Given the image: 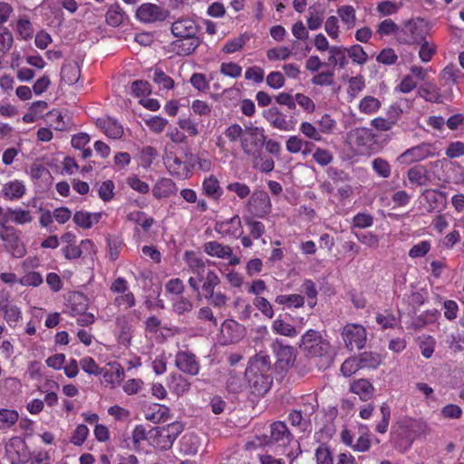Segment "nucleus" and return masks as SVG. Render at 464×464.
I'll return each instance as SVG.
<instances>
[{"instance_id": "nucleus-1", "label": "nucleus", "mask_w": 464, "mask_h": 464, "mask_svg": "<svg viewBox=\"0 0 464 464\" xmlns=\"http://www.w3.org/2000/svg\"><path fill=\"white\" fill-rule=\"evenodd\" d=\"M183 259L188 266V272L191 274L188 283L189 287L198 294L216 288L220 284V279L209 264V261L199 256L191 250H186Z\"/></svg>"}, {"instance_id": "nucleus-2", "label": "nucleus", "mask_w": 464, "mask_h": 464, "mask_svg": "<svg viewBox=\"0 0 464 464\" xmlns=\"http://www.w3.org/2000/svg\"><path fill=\"white\" fill-rule=\"evenodd\" d=\"M245 375L252 394L265 395L273 383L271 360L269 355L260 353L248 362Z\"/></svg>"}, {"instance_id": "nucleus-3", "label": "nucleus", "mask_w": 464, "mask_h": 464, "mask_svg": "<svg viewBox=\"0 0 464 464\" xmlns=\"http://www.w3.org/2000/svg\"><path fill=\"white\" fill-rule=\"evenodd\" d=\"M299 348L304 357L329 362L332 355V345L324 338L320 332L308 329L300 338Z\"/></svg>"}, {"instance_id": "nucleus-4", "label": "nucleus", "mask_w": 464, "mask_h": 464, "mask_svg": "<svg viewBox=\"0 0 464 464\" xmlns=\"http://www.w3.org/2000/svg\"><path fill=\"white\" fill-rule=\"evenodd\" d=\"M265 130L254 125L246 126L240 140L241 148L245 154L250 157H259L265 143Z\"/></svg>"}, {"instance_id": "nucleus-5", "label": "nucleus", "mask_w": 464, "mask_h": 464, "mask_svg": "<svg viewBox=\"0 0 464 464\" xmlns=\"http://www.w3.org/2000/svg\"><path fill=\"white\" fill-rule=\"evenodd\" d=\"M271 349L276 357L275 365L277 370L286 372L294 366L296 360V352L292 345L276 338L271 343Z\"/></svg>"}, {"instance_id": "nucleus-6", "label": "nucleus", "mask_w": 464, "mask_h": 464, "mask_svg": "<svg viewBox=\"0 0 464 464\" xmlns=\"http://www.w3.org/2000/svg\"><path fill=\"white\" fill-rule=\"evenodd\" d=\"M272 209L269 195L265 190H255L246 204V214L257 218H265Z\"/></svg>"}, {"instance_id": "nucleus-7", "label": "nucleus", "mask_w": 464, "mask_h": 464, "mask_svg": "<svg viewBox=\"0 0 464 464\" xmlns=\"http://www.w3.org/2000/svg\"><path fill=\"white\" fill-rule=\"evenodd\" d=\"M0 239L4 242L5 250L16 258L23 257L25 253V247L17 235L16 229L5 225V222H0Z\"/></svg>"}, {"instance_id": "nucleus-8", "label": "nucleus", "mask_w": 464, "mask_h": 464, "mask_svg": "<svg viewBox=\"0 0 464 464\" xmlns=\"http://www.w3.org/2000/svg\"><path fill=\"white\" fill-rule=\"evenodd\" d=\"M111 292L118 294L113 304L119 309H129L136 304L134 294L130 291L129 283L124 277H117L110 286Z\"/></svg>"}, {"instance_id": "nucleus-9", "label": "nucleus", "mask_w": 464, "mask_h": 464, "mask_svg": "<svg viewBox=\"0 0 464 464\" xmlns=\"http://www.w3.org/2000/svg\"><path fill=\"white\" fill-rule=\"evenodd\" d=\"M434 156L435 151L433 145L429 142H421L416 146L407 149L397 157L396 160L401 165H411Z\"/></svg>"}, {"instance_id": "nucleus-10", "label": "nucleus", "mask_w": 464, "mask_h": 464, "mask_svg": "<svg viewBox=\"0 0 464 464\" xmlns=\"http://www.w3.org/2000/svg\"><path fill=\"white\" fill-rule=\"evenodd\" d=\"M184 348L185 349H180L176 353L175 366L187 375L197 376L201 368L200 361L197 355L188 348V345H185Z\"/></svg>"}, {"instance_id": "nucleus-11", "label": "nucleus", "mask_w": 464, "mask_h": 464, "mask_svg": "<svg viewBox=\"0 0 464 464\" xmlns=\"http://www.w3.org/2000/svg\"><path fill=\"white\" fill-rule=\"evenodd\" d=\"M342 337L348 350H360L366 343V330L361 324H348L343 328Z\"/></svg>"}, {"instance_id": "nucleus-12", "label": "nucleus", "mask_w": 464, "mask_h": 464, "mask_svg": "<svg viewBox=\"0 0 464 464\" xmlns=\"http://www.w3.org/2000/svg\"><path fill=\"white\" fill-rule=\"evenodd\" d=\"M263 117L270 123V125L283 131H291L295 129L297 120L291 116L289 120L286 115L279 111L277 107H271L263 111Z\"/></svg>"}, {"instance_id": "nucleus-13", "label": "nucleus", "mask_w": 464, "mask_h": 464, "mask_svg": "<svg viewBox=\"0 0 464 464\" xmlns=\"http://www.w3.org/2000/svg\"><path fill=\"white\" fill-rule=\"evenodd\" d=\"M294 440V435L290 432L287 425L284 421H274L270 425V435L267 438L266 444L285 449Z\"/></svg>"}, {"instance_id": "nucleus-14", "label": "nucleus", "mask_w": 464, "mask_h": 464, "mask_svg": "<svg viewBox=\"0 0 464 464\" xmlns=\"http://www.w3.org/2000/svg\"><path fill=\"white\" fill-rule=\"evenodd\" d=\"M182 430L183 426L178 421L159 428L156 438L157 447L162 450H169Z\"/></svg>"}, {"instance_id": "nucleus-15", "label": "nucleus", "mask_w": 464, "mask_h": 464, "mask_svg": "<svg viewBox=\"0 0 464 464\" xmlns=\"http://www.w3.org/2000/svg\"><path fill=\"white\" fill-rule=\"evenodd\" d=\"M169 15V11L151 3L142 4L136 12V17L142 23L162 22Z\"/></svg>"}, {"instance_id": "nucleus-16", "label": "nucleus", "mask_w": 464, "mask_h": 464, "mask_svg": "<svg viewBox=\"0 0 464 464\" xmlns=\"http://www.w3.org/2000/svg\"><path fill=\"white\" fill-rule=\"evenodd\" d=\"M184 159L188 160V167L190 170V177L193 171L208 172L212 169L213 163L207 151L192 152L191 150L187 149L183 153Z\"/></svg>"}, {"instance_id": "nucleus-17", "label": "nucleus", "mask_w": 464, "mask_h": 464, "mask_svg": "<svg viewBox=\"0 0 464 464\" xmlns=\"http://www.w3.org/2000/svg\"><path fill=\"white\" fill-rule=\"evenodd\" d=\"M170 32L175 38H192L198 36L199 26L194 19L183 16L171 24Z\"/></svg>"}, {"instance_id": "nucleus-18", "label": "nucleus", "mask_w": 464, "mask_h": 464, "mask_svg": "<svg viewBox=\"0 0 464 464\" xmlns=\"http://www.w3.org/2000/svg\"><path fill=\"white\" fill-rule=\"evenodd\" d=\"M165 165L169 174L179 179L190 178V170L188 167V160L178 157L170 152L166 156Z\"/></svg>"}, {"instance_id": "nucleus-19", "label": "nucleus", "mask_w": 464, "mask_h": 464, "mask_svg": "<svg viewBox=\"0 0 464 464\" xmlns=\"http://www.w3.org/2000/svg\"><path fill=\"white\" fill-rule=\"evenodd\" d=\"M423 20L418 22L408 21L405 23L401 30L402 34L405 36L401 38V42L407 44H416L426 40V34L421 24Z\"/></svg>"}, {"instance_id": "nucleus-20", "label": "nucleus", "mask_w": 464, "mask_h": 464, "mask_svg": "<svg viewBox=\"0 0 464 464\" xmlns=\"http://www.w3.org/2000/svg\"><path fill=\"white\" fill-rule=\"evenodd\" d=\"M215 230L222 236L237 238L243 234L241 218L238 215H235L230 218L218 221Z\"/></svg>"}, {"instance_id": "nucleus-21", "label": "nucleus", "mask_w": 464, "mask_h": 464, "mask_svg": "<svg viewBox=\"0 0 464 464\" xmlns=\"http://www.w3.org/2000/svg\"><path fill=\"white\" fill-rule=\"evenodd\" d=\"M199 36H192V38H176L170 43V48L179 56H188L192 54L201 44Z\"/></svg>"}, {"instance_id": "nucleus-22", "label": "nucleus", "mask_w": 464, "mask_h": 464, "mask_svg": "<svg viewBox=\"0 0 464 464\" xmlns=\"http://www.w3.org/2000/svg\"><path fill=\"white\" fill-rule=\"evenodd\" d=\"M96 126L109 138L118 140L124 133L122 125L113 117L106 116L96 120Z\"/></svg>"}, {"instance_id": "nucleus-23", "label": "nucleus", "mask_w": 464, "mask_h": 464, "mask_svg": "<svg viewBox=\"0 0 464 464\" xmlns=\"http://www.w3.org/2000/svg\"><path fill=\"white\" fill-rule=\"evenodd\" d=\"M88 308V298L80 292H74L68 297L65 313L71 316H77L86 312Z\"/></svg>"}, {"instance_id": "nucleus-24", "label": "nucleus", "mask_w": 464, "mask_h": 464, "mask_svg": "<svg viewBox=\"0 0 464 464\" xmlns=\"http://www.w3.org/2000/svg\"><path fill=\"white\" fill-rule=\"evenodd\" d=\"M327 66L334 68L344 69L349 60L347 58V47L344 45H332L328 51Z\"/></svg>"}, {"instance_id": "nucleus-25", "label": "nucleus", "mask_w": 464, "mask_h": 464, "mask_svg": "<svg viewBox=\"0 0 464 464\" xmlns=\"http://www.w3.org/2000/svg\"><path fill=\"white\" fill-rule=\"evenodd\" d=\"M464 79V73L453 63L445 66L439 75V82L441 86H452L458 84Z\"/></svg>"}, {"instance_id": "nucleus-26", "label": "nucleus", "mask_w": 464, "mask_h": 464, "mask_svg": "<svg viewBox=\"0 0 464 464\" xmlns=\"http://www.w3.org/2000/svg\"><path fill=\"white\" fill-rule=\"evenodd\" d=\"M33 220L34 217L29 210L21 208H9L0 222H5V225H7L8 222H13L16 225H25L31 223Z\"/></svg>"}, {"instance_id": "nucleus-27", "label": "nucleus", "mask_w": 464, "mask_h": 464, "mask_svg": "<svg viewBox=\"0 0 464 464\" xmlns=\"http://www.w3.org/2000/svg\"><path fill=\"white\" fill-rule=\"evenodd\" d=\"M102 214V212L78 210L74 213L72 220L79 227L89 229L101 221Z\"/></svg>"}, {"instance_id": "nucleus-28", "label": "nucleus", "mask_w": 464, "mask_h": 464, "mask_svg": "<svg viewBox=\"0 0 464 464\" xmlns=\"http://www.w3.org/2000/svg\"><path fill=\"white\" fill-rule=\"evenodd\" d=\"M1 192L5 199L14 201L24 197L26 192V188L23 181L14 179L5 183Z\"/></svg>"}, {"instance_id": "nucleus-29", "label": "nucleus", "mask_w": 464, "mask_h": 464, "mask_svg": "<svg viewBox=\"0 0 464 464\" xmlns=\"http://www.w3.org/2000/svg\"><path fill=\"white\" fill-rule=\"evenodd\" d=\"M202 192L205 196L214 200H218L223 196V189L218 178L211 174L205 177L202 181Z\"/></svg>"}, {"instance_id": "nucleus-30", "label": "nucleus", "mask_w": 464, "mask_h": 464, "mask_svg": "<svg viewBox=\"0 0 464 464\" xmlns=\"http://www.w3.org/2000/svg\"><path fill=\"white\" fill-rule=\"evenodd\" d=\"M0 311L4 314V318L11 328L16 327L22 319L21 309L17 305L8 303L7 300L0 302Z\"/></svg>"}, {"instance_id": "nucleus-31", "label": "nucleus", "mask_w": 464, "mask_h": 464, "mask_svg": "<svg viewBox=\"0 0 464 464\" xmlns=\"http://www.w3.org/2000/svg\"><path fill=\"white\" fill-rule=\"evenodd\" d=\"M145 418L154 423L166 422L171 419L169 407L154 403L145 411Z\"/></svg>"}, {"instance_id": "nucleus-32", "label": "nucleus", "mask_w": 464, "mask_h": 464, "mask_svg": "<svg viewBox=\"0 0 464 464\" xmlns=\"http://www.w3.org/2000/svg\"><path fill=\"white\" fill-rule=\"evenodd\" d=\"M350 391L358 395L360 400L367 401L373 397L374 387L366 379H359L351 383Z\"/></svg>"}, {"instance_id": "nucleus-33", "label": "nucleus", "mask_w": 464, "mask_h": 464, "mask_svg": "<svg viewBox=\"0 0 464 464\" xmlns=\"http://www.w3.org/2000/svg\"><path fill=\"white\" fill-rule=\"evenodd\" d=\"M175 182L168 178L160 179L152 188V195L157 199L169 198L176 191Z\"/></svg>"}, {"instance_id": "nucleus-34", "label": "nucleus", "mask_w": 464, "mask_h": 464, "mask_svg": "<svg viewBox=\"0 0 464 464\" xmlns=\"http://www.w3.org/2000/svg\"><path fill=\"white\" fill-rule=\"evenodd\" d=\"M243 327L234 320H226L221 325L223 336L230 343H237L243 337Z\"/></svg>"}, {"instance_id": "nucleus-35", "label": "nucleus", "mask_w": 464, "mask_h": 464, "mask_svg": "<svg viewBox=\"0 0 464 464\" xmlns=\"http://www.w3.org/2000/svg\"><path fill=\"white\" fill-rule=\"evenodd\" d=\"M422 197L429 205L428 211L431 212L445 205L447 195L439 189H425L422 191Z\"/></svg>"}, {"instance_id": "nucleus-36", "label": "nucleus", "mask_w": 464, "mask_h": 464, "mask_svg": "<svg viewBox=\"0 0 464 464\" xmlns=\"http://www.w3.org/2000/svg\"><path fill=\"white\" fill-rule=\"evenodd\" d=\"M169 388L170 392L178 396L187 393L191 387L190 382L182 374L172 373L169 376Z\"/></svg>"}, {"instance_id": "nucleus-37", "label": "nucleus", "mask_w": 464, "mask_h": 464, "mask_svg": "<svg viewBox=\"0 0 464 464\" xmlns=\"http://www.w3.org/2000/svg\"><path fill=\"white\" fill-rule=\"evenodd\" d=\"M407 178L411 184L419 187L427 186L430 180L429 172L423 165H414L407 171Z\"/></svg>"}, {"instance_id": "nucleus-38", "label": "nucleus", "mask_w": 464, "mask_h": 464, "mask_svg": "<svg viewBox=\"0 0 464 464\" xmlns=\"http://www.w3.org/2000/svg\"><path fill=\"white\" fill-rule=\"evenodd\" d=\"M419 95L426 102L439 103L442 102V95L440 88L433 82L423 83L418 91Z\"/></svg>"}, {"instance_id": "nucleus-39", "label": "nucleus", "mask_w": 464, "mask_h": 464, "mask_svg": "<svg viewBox=\"0 0 464 464\" xmlns=\"http://www.w3.org/2000/svg\"><path fill=\"white\" fill-rule=\"evenodd\" d=\"M204 251L211 256L227 258L232 256V248L218 241H209L204 244Z\"/></svg>"}, {"instance_id": "nucleus-40", "label": "nucleus", "mask_w": 464, "mask_h": 464, "mask_svg": "<svg viewBox=\"0 0 464 464\" xmlns=\"http://www.w3.org/2000/svg\"><path fill=\"white\" fill-rule=\"evenodd\" d=\"M349 142L357 147H365L372 140L371 131L366 128H356L348 136Z\"/></svg>"}, {"instance_id": "nucleus-41", "label": "nucleus", "mask_w": 464, "mask_h": 464, "mask_svg": "<svg viewBox=\"0 0 464 464\" xmlns=\"http://www.w3.org/2000/svg\"><path fill=\"white\" fill-rule=\"evenodd\" d=\"M243 220L253 239H259L266 234V226L253 216H243Z\"/></svg>"}, {"instance_id": "nucleus-42", "label": "nucleus", "mask_w": 464, "mask_h": 464, "mask_svg": "<svg viewBox=\"0 0 464 464\" xmlns=\"http://www.w3.org/2000/svg\"><path fill=\"white\" fill-rule=\"evenodd\" d=\"M127 219L139 225L145 232L149 231L155 223L152 217L148 216L145 212L140 210L130 212L127 215Z\"/></svg>"}, {"instance_id": "nucleus-43", "label": "nucleus", "mask_w": 464, "mask_h": 464, "mask_svg": "<svg viewBox=\"0 0 464 464\" xmlns=\"http://www.w3.org/2000/svg\"><path fill=\"white\" fill-rule=\"evenodd\" d=\"M376 323L382 329H394L400 324V317H397L392 310L386 309L383 313H379L375 317Z\"/></svg>"}, {"instance_id": "nucleus-44", "label": "nucleus", "mask_w": 464, "mask_h": 464, "mask_svg": "<svg viewBox=\"0 0 464 464\" xmlns=\"http://www.w3.org/2000/svg\"><path fill=\"white\" fill-rule=\"evenodd\" d=\"M81 75V70L77 64H63L61 68V81L68 85L78 82Z\"/></svg>"}, {"instance_id": "nucleus-45", "label": "nucleus", "mask_w": 464, "mask_h": 464, "mask_svg": "<svg viewBox=\"0 0 464 464\" xmlns=\"http://www.w3.org/2000/svg\"><path fill=\"white\" fill-rule=\"evenodd\" d=\"M338 16L347 30L353 28L356 24V11L353 6L346 5L337 9Z\"/></svg>"}, {"instance_id": "nucleus-46", "label": "nucleus", "mask_w": 464, "mask_h": 464, "mask_svg": "<svg viewBox=\"0 0 464 464\" xmlns=\"http://www.w3.org/2000/svg\"><path fill=\"white\" fill-rule=\"evenodd\" d=\"M19 420V413L15 410L0 408V430L11 429Z\"/></svg>"}, {"instance_id": "nucleus-47", "label": "nucleus", "mask_w": 464, "mask_h": 464, "mask_svg": "<svg viewBox=\"0 0 464 464\" xmlns=\"http://www.w3.org/2000/svg\"><path fill=\"white\" fill-rule=\"evenodd\" d=\"M275 302L289 308H300L304 304V297L298 294L280 295L276 297Z\"/></svg>"}, {"instance_id": "nucleus-48", "label": "nucleus", "mask_w": 464, "mask_h": 464, "mask_svg": "<svg viewBox=\"0 0 464 464\" xmlns=\"http://www.w3.org/2000/svg\"><path fill=\"white\" fill-rule=\"evenodd\" d=\"M108 256L111 261H116L124 246L123 239L118 236L107 237Z\"/></svg>"}, {"instance_id": "nucleus-49", "label": "nucleus", "mask_w": 464, "mask_h": 464, "mask_svg": "<svg viewBox=\"0 0 464 464\" xmlns=\"http://www.w3.org/2000/svg\"><path fill=\"white\" fill-rule=\"evenodd\" d=\"M272 330L275 334L286 337H295L298 334V332L294 325L285 323L281 318H276L273 321Z\"/></svg>"}, {"instance_id": "nucleus-50", "label": "nucleus", "mask_w": 464, "mask_h": 464, "mask_svg": "<svg viewBox=\"0 0 464 464\" xmlns=\"http://www.w3.org/2000/svg\"><path fill=\"white\" fill-rule=\"evenodd\" d=\"M125 13L119 5H111L105 14L106 23L113 27L121 25L124 20Z\"/></svg>"}, {"instance_id": "nucleus-51", "label": "nucleus", "mask_w": 464, "mask_h": 464, "mask_svg": "<svg viewBox=\"0 0 464 464\" xmlns=\"http://www.w3.org/2000/svg\"><path fill=\"white\" fill-rule=\"evenodd\" d=\"M357 358L362 369H376L382 362L381 355L372 352L362 353Z\"/></svg>"}, {"instance_id": "nucleus-52", "label": "nucleus", "mask_w": 464, "mask_h": 464, "mask_svg": "<svg viewBox=\"0 0 464 464\" xmlns=\"http://www.w3.org/2000/svg\"><path fill=\"white\" fill-rule=\"evenodd\" d=\"M152 71V80L160 88L165 90L173 89L174 80L170 76L167 75L161 68L156 66Z\"/></svg>"}, {"instance_id": "nucleus-53", "label": "nucleus", "mask_w": 464, "mask_h": 464, "mask_svg": "<svg viewBox=\"0 0 464 464\" xmlns=\"http://www.w3.org/2000/svg\"><path fill=\"white\" fill-rule=\"evenodd\" d=\"M381 102L373 96H365L359 103V110L364 114H373L381 108Z\"/></svg>"}, {"instance_id": "nucleus-54", "label": "nucleus", "mask_w": 464, "mask_h": 464, "mask_svg": "<svg viewBox=\"0 0 464 464\" xmlns=\"http://www.w3.org/2000/svg\"><path fill=\"white\" fill-rule=\"evenodd\" d=\"M347 58H351L353 63L363 65L368 60V54L362 45L356 44L347 48Z\"/></svg>"}, {"instance_id": "nucleus-55", "label": "nucleus", "mask_w": 464, "mask_h": 464, "mask_svg": "<svg viewBox=\"0 0 464 464\" xmlns=\"http://www.w3.org/2000/svg\"><path fill=\"white\" fill-rule=\"evenodd\" d=\"M288 420L292 426L297 427L301 431L306 430L310 425V419H307L301 410L291 411L288 413Z\"/></svg>"}, {"instance_id": "nucleus-56", "label": "nucleus", "mask_w": 464, "mask_h": 464, "mask_svg": "<svg viewBox=\"0 0 464 464\" xmlns=\"http://www.w3.org/2000/svg\"><path fill=\"white\" fill-rule=\"evenodd\" d=\"M215 289L211 288V290L204 292L202 295L215 307L225 306L228 300L227 296L221 291H215Z\"/></svg>"}, {"instance_id": "nucleus-57", "label": "nucleus", "mask_w": 464, "mask_h": 464, "mask_svg": "<svg viewBox=\"0 0 464 464\" xmlns=\"http://www.w3.org/2000/svg\"><path fill=\"white\" fill-rule=\"evenodd\" d=\"M373 216L371 215L370 213L359 212L355 216H353L351 228L352 230H353L354 228H368L373 225Z\"/></svg>"}, {"instance_id": "nucleus-58", "label": "nucleus", "mask_w": 464, "mask_h": 464, "mask_svg": "<svg viewBox=\"0 0 464 464\" xmlns=\"http://www.w3.org/2000/svg\"><path fill=\"white\" fill-rule=\"evenodd\" d=\"M436 345V340L431 335H423L419 338V347L420 349L421 355L429 359L432 356Z\"/></svg>"}, {"instance_id": "nucleus-59", "label": "nucleus", "mask_w": 464, "mask_h": 464, "mask_svg": "<svg viewBox=\"0 0 464 464\" xmlns=\"http://www.w3.org/2000/svg\"><path fill=\"white\" fill-rule=\"evenodd\" d=\"M212 79H208L204 73L201 72H194L189 79V83L193 86L194 89L200 92H208L210 86L209 82Z\"/></svg>"}, {"instance_id": "nucleus-60", "label": "nucleus", "mask_w": 464, "mask_h": 464, "mask_svg": "<svg viewBox=\"0 0 464 464\" xmlns=\"http://www.w3.org/2000/svg\"><path fill=\"white\" fill-rule=\"evenodd\" d=\"M311 82L316 86H331L334 83V71L327 70L314 74Z\"/></svg>"}, {"instance_id": "nucleus-61", "label": "nucleus", "mask_w": 464, "mask_h": 464, "mask_svg": "<svg viewBox=\"0 0 464 464\" xmlns=\"http://www.w3.org/2000/svg\"><path fill=\"white\" fill-rule=\"evenodd\" d=\"M253 305L266 318L272 319L275 315L273 305L263 296H256Z\"/></svg>"}, {"instance_id": "nucleus-62", "label": "nucleus", "mask_w": 464, "mask_h": 464, "mask_svg": "<svg viewBox=\"0 0 464 464\" xmlns=\"http://www.w3.org/2000/svg\"><path fill=\"white\" fill-rule=\"evenodd\" d=\"M462 414L461 407L453 403L444 405L440 411V416L444 420H459Z\"/></svg>"}, {"instance_id": "nucleus-63", "label": "nucleus", "mask_w": 464, "mask_h": 464, "mask_svg": "<svg viewBox=\"0 0 464 464\" xmlns=\"http://www.w3.org/2000/svg\"><path fill=\"white\" fill-rule=\"evenodd\" d=\"M242 67L234 62H224L220 64L219 72L221 74L233 79H237L242 74Z\"/></svg>"}, {"instance_id": "nucleus-64", "label": "nucleus", "mask_w": 464, "mask_h": 464, "mask_svg": "<svg viewBox=\"0 0 464 464\" xmlns=\"http://www.w3.org/2000/svg\"><path fill=\"white\" fill-rule=\"evenodd\" d=\"M316 464H334V459L329 447L321 443L315 450Z\"/></svg>"}]
</instances>
